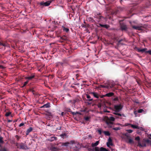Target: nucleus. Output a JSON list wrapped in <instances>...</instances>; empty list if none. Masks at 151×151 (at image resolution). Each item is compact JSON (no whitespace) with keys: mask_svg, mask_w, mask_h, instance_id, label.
<instances>
[{"mask_svg":"<svg viewBox=\"0 0 151 151\" xmlns=\"http://www.w3.org/2000/svg\"><path fill=\"white\" fill-rule=\"evenodd\" d=\"M105 120L106 121V123L108 126L110 124H113V123L112 122L115 120V118L113 116H111L109 117L108 116H106L105 118Z\"/></svg>","mask_w":151,"mask_h":151,"instance_id":"1","label":"nucleus"},{"mask_svg":"<svg viewBox=\"0 0 151 151\" xmlns=\"http://www.w3.org/2000/svg\"><path fill=\"white\" fill-rule=\"evenodd\" d=\"M16 145L18 147H20V148L21 149L26 150L29 149L26 145L24 143L17 144Z\"/></svg>","mask_w":151,"mask_h":151,"instance_id":"2","label":"nucleus"},{"mask_svg":"<svg viewBox=\"0 0 151 151\" xmlns=\"http://www.w3.org/2000/svg\"><path fill=\"white\" fill-rule=\"evenodd\" d=\"M99 143V141H96L95 143H92L91 144V146L92 147H94V150L95 151H100V149L98 147H96L97 146Z\"/></svg>","mask_w":151,"mask_h":151,"instance_id":"3","label":"nucleus"},{"mask_svg":"<svg viewBox=\"0 0 151 151\" xmlns=\"http://www.w3.org/2000/svg\"><path fill=\"white\" fill-rule=\"evenodd\" d=\"M122 106L121 104L119 105H115L114 106V111L116 112H119L122 109Z\"/></svg>","mask_w":151,"mask_h":151,"instance_id":"4","label":"nucleus"},{"mask_svg":"<svg viewBox=\"0 0 151 151\" xmlns=\"http://www.w3.org/2000/svg\"><path fill=\"white\" fill-rule=\"evenodd\" d=\"M45 115L47 116V119L48 120H50L53 117V115L51 112L48 111H46V113L45 114Z\"/></svg>","mask_w":151,"mask_h":151,"instance_id":"5","label":"nucleus"},{"mask_svg":"<svg viewBox=\"0 0 151 151\" xmlns=\"http://www.w3.org/2000/svg\"><path fill=\"white\" fill-rule=\"evenodd\" d=\"M51 2V1H48L45 2L42 1L40 3V4L41 6H47L50 4Z\"/></svg>","mask_w":151,"mask_h":151,"instance_id":"6","label":"nucleus"},{"mask_svg":"<svg viewBox=\"0 0 151 151\" xmlns=\"http://www.w3.org/2000/svg\"><path fill=\"white\" fill-rule=\"evenodd\" d=\"M135 49L139 52H141L143 53L145 52L146 53V51L147 50V49L146 48H144L143 49H140L137 47H136Z\"/></svg>","mask_w":151,"mask_h":151,"instance_id":"7","label":"nucleus"},{"mask_svg":"<svg viewBox=\"0 0 151 151\" xmlns=\"http://www.w3.org/2000/svg\"><path fill=\"white\" fill-rule=\"evenodd\" d=\"M35 76L34 73H32L31 74L30 76H28V77H26L25 78V79L26 80H28L29 81L32 80Z\"/></svg>","mask_w":151,"mask_h":151,"instance_id":"8","label":"nucleus"},{"mask_svg":"<svg viewBox=\"0 0 151 151\" xmlns=\"http://www.w3.org/2000/svg\"><path fill=\"white\" fill-rule=\"evenodd\" d=\"M120 28L122 31L126 30L127 29L126 25L124 23L120 24Z\"/></svg>","mask_w":151,"mask_h":151,"instance_id":"9","label":"nucleus"},{"mask_svg":"<svg viewBox=\"0 0 151 151\" xmlns=\"http://www.w3.org/2000/svg\"><path fill=\"white\" fill-rule=\"evenodd\" d=\"M135 140L138 141V145H137V146L139 147H140L143 146L140 142V138L139 136H137L135 138Z\"/></svg>","mask_w":151,"mask_h":151,"instance_id":"10","label":"nucleus"},{"mask_svg":"<svg viewBox=\"0 0 151 151\" xmlns=\"http://www.w3.org/2000/svg\"><path fill=\"white\" fill-rule=\"evenodd\" d=\"M132 28L134 29L138 30H141L142 29L143 27L142 26H133Z\"/></svg>","mask_w":151,"mask_h":151,"instance_id":"11","label":"nucleus"},{"mask_svg":"<svg viewBox=\"0 0 151 151\" xmlns=\"http://www.w3.org/2000/svg\"><path fill=\"white\" fill-rule=\"evenodd\" d=\"M129 125H130L131 127L134 129H140V127L138 126L132 124H127L126 126H128Z\"/></svg>","mask_w":151,"mask_h":151,"instance_id":"12","label":"nucleus"},{"mask_svg":"<svg viewBox=\"0 0 151 151\" xmlns=\"http://www.w3.org/2000/svg\"><path fill=\"white\" fill-rule=\"evenodd\" d=\"M0 46H3L4 47H9V45L6 42H0Z\"/></svg>","mask_w":151,"mask_h":151,"instance_id":"13","label":"nucleus"},{"mask_svg":"<svg viewBox=\"0 0 151 151\" xmlns=\"http://www.w3.org/2000/svg\"><path fill=\"white\" fill-rule=\"evenodd\" d=\"M50 107V103H47L42 106H41V108H48Z\"/></svg>","mask_w":151,"mask_h":151,"instance_id":"14","label":"nucleus"},{"mask_svg":"<svg viewBox=\"0 0 151 151\" xmlns=\"http://www.w3.org/2000/svg\"><path fill=\"white\" fill-rule=\"evenodd\" d=\"M101 15V13H97L95 15V17L98 18L99 19H101L102 18H104V17L101 16H99Z\"/></svg>","mask_w":151,"mask_h":151,"instance_id":"15","label":"nucleus"},{"mask_svg":"<svg viewBox=\"0 0 151 151\" xmlns=\"http://www.w3.org/2000/svg\"><path fill=\"white\" fill-rule=\"evenodd\" d=\"M32 130L33 128L32 127H30L28 129L26 132V135H28L29 133L32 131Z\"/></svg>","mask_w":151,"mask_h":151,"instance_id":"16","label":"nucleus"},{"mask_svg":"<svg viewBox=\"0 0 151 151\" xmlns=\"http://www.w3.org/2000/svg\"><path fill=\"white\" fill-rule=\"evenodd\" d=\"M90 94L92 95L94 97L96 98H99V95L96 92H91Z\"/></svg>","mask_w":151,"mask_h":151,"instance_id":"17","label":"nucleus"},{"mask_svg":"<svg viewBox=\"0 0 151 151\" xmlns=\"http://www.w3.org/2000/svg\"><path fill=\"white\" fill-rule=\"evenodd\" d=\"M50 150L52 151H58L60 149L56 147L52 146L50 148Z\"/></svg>","mask_w":151,"mask_h":151,"instance_id":"18","label":"nucleus"},{"mask_svg":"<svg viewBox=\"0 0 151 151\" xmlns=\"http://www.w3.org/2000/svg\"><path fill=\"white\" fill-rule=\"evenodd\" d=\"M69 144V143L68 142H66L65 143H59L57 144L58 145L59 144H60L61 146H66L68 145Z\"/></svg>","mask_w":151,"mask_h":151,"instance_id":"19","label":"nucleus"},{"mask_svg":"<svg viewBox=\"0 0 151 151\" xmlns=\"http://www.w3.org/2000/svg\"><path fill=\"white\" fill-rule=\"evenodd\" d=\"M114 93L112 92H110L107 93L104 96H107L110 97L113 96Z\"/></svg>","mask_w":151,"mask_h":151,"instance_id":"20","label":"nucleus"},{"mask_svg":"<svg viewBox=\"0 0 151 151\" xmlns=\"http://www.w3.org/2000/svg\"><path fill=\"white\" fill-rule=\"evenodd\" d=\"M87 20L91 22H95V20L93 18L91 17H88L87 18Z\"/></svg>","mask_w":151,"mask_h":151,"instance_id":"21","label":"nucleus"},{"mask_svg":"<svg viewBox=\"0 0 151 151\" xmlns=\"http://www.w3.org/2000/svg\"><path fill=\"white\" fill-rule=\"evenodd\" d=\"M67 38L65 36H63L60 37V42H62L64 41H66Z\"/></svg>","mask_w":151,"mask_h":151,"instance_id":"22","label":"nucleus"},{"mask_svg":"<svg viewBox=\"0 0 151 151\" xmlns=\"http://www.w3.org/2000/svg\"><path fill=\"white\" fill-rule=\"evenodd\" d=\"M117 112H114V114H115V115H116L115 117L117 118H119V117L118 116H121L122 115H123V116H124V114H121L119 113H117Z\"/></svg>","mask_w":151,"mask_h":151,"instance_id":"23","label":"nucleus"},{"mask_svg":"<svg viewBox=\"0 0 151 151\" xmlns=\"http://www.w3.org/2000/svg\"><path fill=\"white\" fill-rule=\"evenodd\" d=\"M57 137H50V139H49V140L52 142L55 140H57Z\"/></svg>","mask_w":151,"mask_h":151,"instance_id":"24","label":"nucleus"},{"mask_svg":"<svg viewBox=\"0 0 151 151\" xmlns=\"http://www.w3.org/2000/svg\"><path fill=\"white\" fill-rule=\"evenodd\" d=\"M86 98L88 99L87 100L90 101H93V99L91 98V97L88 94H86Z\"/></svg>","mask_w":151,"mask_h":151,"instance_id":"25","label":"nucleus"},{"mask_svg":"<svg viewBox=\"0 0 151 151\" xmlns=\"http://www.w3.org/2000/svg\"><path fill=\"white\" fill-rule=\"evenodd\" d=\"M90 118H91V116H84V120L86 121H89Z\"/></svg>","mask_w":151,"mask_h":151,"instance_id":"26","label":"nucleus"},{"mask_svg":"<svg viewBox=\"0 0 151 151\" xmlns=\"http://www.w3.org/2000/svg\"><path fill=\"white\" fill-rule=\"evenodd\" d=\"M100 151H110L109 150H107L106 148L102 147L100 148Z\"/></svg>","mask_w":151,"mask_h":151,"instance_id":"27","label":"nucleus"},{"mask_svg":"<svg viewBox=\"0 0 151 151\" xmlns=\"http://www.w3.org/2000/svg\"><path fill=\"white\" fill-rule=\"evenodd\" d=\"M108 141L109 142H112V140L110 138H109L108 139ZM109 145H112L111 143H110V142H107V145L108 147L109 146Z\"/></svg>","mask_w":151,"mask_h":151,"instance_id":"28","label":"nucleus"},{"mask_svg":"<svg viewBox=\"0 0 151 151\" xmlns=\"http://www.w3.org/2000/svg\"><path fill=\"white\" fill-rule=\"evenodd\" d=\"M63 31H65L67 32H68L69 31V30L68 28H65V27H63Z\"/></svg>","mask_w":151,"mask_h":151,"instance_id":"29","label":"nucleus"},{"mask_svg":"<svg viewBox=\"0 0 151 151\" xmlns=\"http://www.w3.org/2000/svg\"><path fill=\"white\" fill-rule=\"evenodd\" d=\"M108 85L109 86L108 88H113L115 84L114 83H112L111 84Z\"/></svg>","mask_w":151,"mask_h":151,"instance_id":"30","label":"nucleus"},{"mask_svg":"<svg viewBox=\"0 0 151 151\" xmlns=\"http://www.w3.org/2000/svg\"><path fill=\"white\" fill-rule=\"evenodd\" d=\"M66 135V134L65 133H64L61 134L60 135V136L62 138H64Z\"/></svg>","mask_w":151,"mask_h":151,"instance_id":"31","label":"nucleus"},{"mask_svg":"<svg viewBox=\"0 0 151 151\" xmlns=\"http://www.w3.org/2000/svg\"><path fill=\"white\" fill-rule=\"evenodd\" d=\"M27 81L25 82L23 84V86H22V87L23 88L28 83L29 81L28 80H27Z\"/></svg>","mask_w":151,"mask_h":151,"instance_id":"32","label":"nucleus"},{"mask_svg":"<svg viewBox=\"0 0 151 151\" xmlns=\"http://www.w3.org/2000/svg\"><path fill=\"white\" fill-rule=\"evenodd\" d=\"M104 133L106 136H109L110 134L109 132L108 131H104Z\"/></svg>","mask_w":151,"mask_h":151,"instance_id":"33","label":"nucleus"},{"mask_svg":"<svg viewBox=\"0 0 151 151\" xmlns=\"http://www.w3.org/2000/svg\"><path fill=\"white\" fill-rule=\"evenodd\" d=\"M110 27L109 25L107 24H104L103 25V27L105 28L106 29Z\"/></svg>","mask_w":151,"mask_h":151,"instance_id":"34","label":"nucleus"},{"mask_svg":"<svg viewBox=\"0 0 151 151\" xmlns=\"http://www.w3.org/2000/svg\"><path fill=\"white\" fill-rule=\"evenodd\" d=\"M127 142L129 143H133V141L132 139H129L128 141Z\"/></svg>","mask_w":151,"mask_h":151,"instance_id":"35","label":"nucleus"},{"mask_svg":"<svg viewBox=\"0 0 151 151\" xmlns=\"http://www.w3.org/2000/svg\"><path fill=\"white\" fill-rule=\"evenodd\" d=\"M78 146H76V149H75V150L77 151H78L79 150L80 148V145H77Z\"/></svg>","mask_w":151,"mask_h":151,"instance_id":"36","label":"nucleus"},{"mask_svg":"<svg viewBox=\"0 0 151 151\" xmlns=\"http://www.w3.org/2000/svg\"><path fill=\"white\" fill-rule=\"evenodd\" d=\"M89 26L88 24H83V25L82 27L87 28Z\"/></svg>","mask_w":151,"mask_h":151,"instance_id":"37","label":"nucleus"},{"mask_svg":"<svg viewBox=\"0 0 151 151\" xmlns=\"http://www.w3.org/2000/svg\"><path fill=\"white\" fill-rule=\"evenodd\" d=\"M112 129L115 130L117 131L120 130V127H114Z\"/></svg>","mask_w":151,"mask_h":151,"instance_id":"38","label":"nucleus"},{"mask_svg":"<svg viewBox=\"0 0 151 151\" xmlns=\"http://www.w3.org/2000/svg\"><path fill=\"white\" fill-rule=\"evenodd\" d=\"M113 101H119V99L118 98V97H116L114 98L113 99Z\"/></svg>","mask_w":151,"mask_h":151,"instance_id":"39","label":"nucleus"},{"mask_svg":"<svg viewBox=\"0 0 151 151\" xmlns=\"http://www.w3.org/2000/svg\"><path fill=\"white\" fill-rule=\"evenodd\" d=\"M101 87L103 88H108V86H109L108 85H101Z\"/></svg>","mask_w":151,"mask_h":151,"instance_id":"40","label":"nucleus"},{"mask_svg":"<svg viewBox=\"0 0 151 151\" xmlns=\"http://www.w3.org/2000/svg\"><path fill=\"white\" fill-rule=\"evenodd\" d=\"M11 114V112H7L5 114V115L6 116H9Z\"/></svg>","mask_w":151,"mask_h":151,"instance_id":"41","label":"nucleus"},{"mask_svg":"<svg viewBox=\"0 0 151 151\" xmlns=\"http://www.w3.org/2000/svg\"><path fill=\"white\" fill-rule=\"evenodd\" d=\"M4 143V141L3 140V138L0 137V143L2 144Z\"/></svg>","mask_w":151,"mask_h":151,"instance_id":"42","label":"nucleus"},{"mask_svg":"<svg viewBox=\"0 0 151 151\" xmlns=\"http://www.w3.org/2000/svg\"><path fill=\"white\" fill-rule=\"evenodd\" d=\"M127 131L128 133H132L133 132V131L131 129H128V130H127Z\"/></svg>","mask_w":151,"mask_h":151,"instance_id":"43","label":"nucleus"},{"mask_svg":"<svg viewBox=\"0 0 151 151\" xmlns=\"http://www.w3.org/2000/svg\"><path fill=\"white\" fill-rule=\"evenodd\" d=\"M143 111V110L142 109H140L138 111V112L139 113H141Z\"/></svg>","mask_w":151,"mask_h":151,"instance_id":"44","label":"nucleus"},{"mask_svg":"<svg viewBox=\"0 0 151 151\" xmlns=\"http://www.w3.org/2000/svg\"><path fill=\"white\" fill-rule=\"evenodd\" d=\"M146 53H148L150 54V55H151V50H149L148 51H146Z\"/></svg>","mask_w":151,"mask_h":151,"instance_id":"45","label":"nucleus"},{"mask_svg":"<svg viewBox=\"0 0 151 151\" xmlns=\"http://www.w3.org/2000/svg\"><path fill=\"white\" fill-rule=\"evenodd\" d=\"M98 132L100 134H101L102 133V131L101 129H99L98 130Z\"/></svg>","mask_w":151,"mask_h":151,"instance_id":"46","label":"nucleus"},{"mask_svg":"<svg viewBox=\"0 0 151 151\" xmlns=\"http://www.w3.org/2000/svg\"><path fill=\"white\" fill-rule=\"evenodd\" d=\"M124 135L125 137H126L127 138H128L129 137V136H128L127 133H125Z\"/></svg>","mask_w":151,"mask_h":151,"instance_id":"47","label":"nucleus"},{"mask_svg":"<svg viewBox=\"0 0 151 151\" xmlns=\"http://www.w3.org/2000/svg\"><path fill=\"white\" fill-rule=\"evenodd\" d=\"M24 123H21V124H19V127H22V126H24Z\"/></svg>","mask_w":151,"mask_h":151,"instance_id":"48","label":"nucleus"},{"mask_svg":"<svg viewBox=\"0 0 151 151\" xmlns=\"http://www.w3.org/2000/svg\"><path fill=\"white\" fill-rule=\"evenodd\" d=\"M123 40L122 39H121L120 40H119V41H118V45H119V43H121V42Z\"/></svg>","mask_w":151,"mask_h":151,"instance_id":"49","label":"nucleus"},{"mask_svg":"<svg viewBox=\"0 0 151 151\" xmlns=\"http://www.w3.org/2000/svg\"><path fill=\"white\" fill-rule=\"evenodd\" d=\"M67 111L68 112H71V109H70L69 108H67Z\"/></svg>","mask_w":151,"mask_h":151,"instance_id":"50","label":"nucleus"},{"mask_svg":"<svg viewBox=\"0 0 151 151\" xmlns=\"http://www.w3.org/2000/svg\"><path fill=\"white\" fill-rule=\"evenodd\" d=\"M151 141V140H149V139H147L146 140V142H147L148 143H150Z\"/></svg>","mask_w":151,"mask_h":151,"instance_id":"51","label":"nucleus"},{"mask_svg":"<svg viewBox=\"0 0 151 151\" xmlns=\"http://www.w3.org/2000/svg\"><path fill=\"white\" fill-rule=\"evenodd\" d=\"M135 103L137 104H139V102L137 100H135V101H134Z\"/></svg>","mask_w":151,"mask_h":151,"instance_id":"52","label":"nucleus"},{"mask_svg":"<svg viewBox=\"0 0 151 151\" xmlns=\"http://www.w3.org/2000/svg\"><path fill=\"white\" fill-rule=\"evenodd\" d=\"M99 25L101 27H103V24H99Z\"/></svg>","mask_w":151,"mask_h":151,"instance_id":"53","label":"nucleus"},{"mask_svg":"<svg viewBox=\"0 0 151 151\" xmlns=\"http://www.w3.org/2000/svg\"><path fill=\"white\" fill-rule=\"evenodd\" d=\"M64 112H62L61 114V116H63L64 115Z\"/></svg>","mask_w":151,"mask_h":151,"instance_id":"54","label":"nucleus"},{"mask_svg":"<svg viewBox=\"0 0 151 151\" xmlns=\"http://www.w3.org/2000/svg\"><path fill=\"white\" fill-rule=\"evenodd\" d=\"M2 151H6V149L5 148H4L2 149Z\"/></svg>","mask_w":151,"mask_h":151,"instance_id":"55","label":"nucleus"},{"mask_svg":"<svg viewBox=\"0 0 151 151\" xmlns=\"http://www.w3.org/2000/svg\"><path fill=\"white\" fill-rule=\"evenodd\" d=\"M30 91H32V92H34V91L32 89H30Z\"/></svg>","mask_w":151,"mask_h":151,"instance_id":"56","label":"nucleus"},{"mask_svg":"<svg viewBox=\"0 0 151 151\" xmlns=\"http://www.w3.org/2000/svg\"><path fill=\"white\" fill-rule=\"evenodd\" d=\"M134 113L135 115H136L137 114V112L136 111H134Z\"/></svg>","mask_w":151,"mask_h":151,"instance_id":"57","label":"nucleus"},{"mask_svg":"<svg viewBox=\"0 0 151 151\" xmlns=\"http://www.w3.org/2000/svg\"><path fill=\"white\" fill-rule=\"evenodd\" d=\"M143 146L142 147H146V145L145 144H144V145H142Z\"/></svg>","mask_w":151,"mask_h":151,"instance_id":"58","label":"nucleus"},{"mask_svg":"<svg viewBox=\"0 0 151 151\" xmlns=\"http://www.w3.org/2000/svg\"><path fill=\"white\" fill-rule=\"evenodd\" d=\"M87 103H88V104H91L92 102H87Z\"/></svg>","mask_w":151,"mask_h":151,"instance_id":"59","label":"nucleus"},{"mask_svg":"<svg viewBox=\"0 0 151 151\" xmlns=\"http://www.w3.org/2000/svg\"><path fill=\"white\" fill-rule=\"evenodd\" d=\"M90 151H94L93 149H90Z\"/></svg>","mask_w":151,"mask_h":151,"instance_id":"60","label":"nucleus"},{"mask_svg":"<svg viewBox=\"0 0 151 151\" xmlns=\"http://www.w3.org/2000/svg\"><path fill=\"white\" fill-rule=\"evenodd\" d=\"M12 121V120H8V122H11Z\"/></svg>","mask_w":151,"mask_h":151,"instance_id":"61","label":"nucleus"},{"mask_svg":"<svg viewBox=\"0 0 151 151\" xmlns=\"http://www.w3.org/2000/svg\"><path fill=\"white\" fill-rule=\"evenodd\" d=\"M104 112H109V111H105Z\"/></svg>","mask_w":151,"mask_h":151,"instance_id":"62","label":"nucleus"},{"mask_svg":"<svg viewBox=\"0 0 151 151\" xmlns=\"http://www.w3.org/2000/svg\"><path fill=\"white\" fill-rule=\"evenodd\" d=\"M104 112H109V111H105Z\"/></svg>","mask_w":151,"mask_h":151,"instance_id":"63","label":"nucleus"},{"mask_svg":"<svg viewBox=\"0 0 151 151\" xmlns=\"http://www.w3.org/2000/svg\"><path fill=\"white\" fill-rule=\"evenodd\" d=\"M72 113H73V115L76 114L74 112H73Z\"/></svg>","mask_w":151,"mask_h":151,"instance_id":"64","label":"nucleus"}]
</instances>
